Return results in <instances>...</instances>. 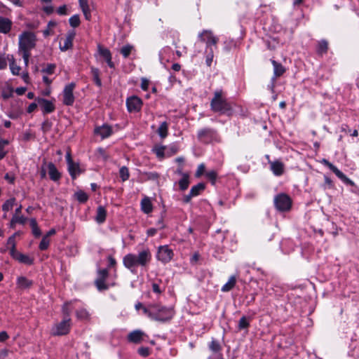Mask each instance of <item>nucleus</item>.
<instances>
[{"instance_id":"obj_1","label":"nucleus","mask_w":359,"mask_h":359,"mask_svg":"<svg viewBox=\"0 0 359 359\" xmlns=\"http://www.w3.org/2000/svg\"><path fill=\"white\" fill-rule=\"evenodd\" d=\"M211 109L215 112L231 115L232 111L231 104L222 96V90H217L210 102Z\"/></svg>"},{"instance_id":"obj_2","label":"nucleus","mask_w":359,"mask_h":359,"mask_svg":"<svg viewBox=\"0 0 359 359\" xmlns=\"http://www.w3.org/2000/svg\"><path fill=\"white\" fill-rule=\"evenodd\" d=\"M151 255L148 250H144L140 252L138 255L133 254L126 255L123 259V265L129 269L140 265L145 266L150 260Z\"/></svg>"},{"instance_id":"obj_3","label":"nucleus","mask_w":359,"mask_h":359,"mask_svg":"<svg viewBox=\"0 0 359 359\" xmlns=\"http://www.w3.org/2000/svg\"><path fill=\"white\" fill-rule=\"evenodd\" d=\"M36 35L32 32H24L19 36L18 53H30L36 46Z\"/></svg>"},{"instance_id":"obj_4","label":"nucleus","mask_w":359,"mask_h":359,"mask_svg":"<svg viewBox=\"0 0 359 359\" xmlns=\"http://www.w3.org/2000/svg\"><path fill=\"white\" fill-rule=\"evenodd\" d=\"M71 325V319L69 318H65L62 321L53 325L50 334L53 336L67 335L69 332Z\"/></svg>"},{"instance_id":"obj_5","label":"nucleus","mask_w":359,"mask_h":359,"mask_svg":"<svg viewBox=\"0 0 359 359\" xmlns=\"http://www.w3.org/2000/svg\"><path fill=\"white\" fill-rule=\"evenodd\" d=\"M274 203L278 210L287 211L290 209L292 201L287 195L281 194L275 198Z\"/></svg>"},{"instance_id":"obj_6","label":"nucleus","mask_w":359,"mask_h":359,"mask_svg":"<svg viewBox=\"0 0 359 359\" xmlns=\"http://www.w3.org/2000/svg\"><path fill=\"white\" fill-rule=\"evenodd\" d=\"M75 83H71L67 85L63 90V103L65 105L71 106L74 102V96L73 94L75 88Z\"/></svg>"},{"instance_id":"obj_7","label":"nucleus","mask_w":359,"mask_h":359,"mask_svg":"<svg viewBox=\"0 0 359 359\" xmlns=\"http://www.w3.org/2000/svg\"><path fill=\"white\" fill-rule=\"evenodd\" d=\"M173 257V252L167 245L161 246L158 248L157 252V259L163 262L167 263L170 262Z\"/></svg>"},{"instance_id":"obj_8","label":"nucleus","mask_w":359,"mask_h":359,"mask_svg":"<svg viewBox=\"0 0 359 359\" xmlns=\"http://www.w3.org/2000/svg\"><path fill=\"white\" fill-rule=\"evenodd\" d=\"M109 272L107 269H102L98 271V277L95 280V283L98 290H105L108 289L105 280L107 278Z\"/></svg>"},{"instance_id":"obj_9","label":"nucleus","mask_w":359,"mask_h":359,"mask_svg":"<svg viewBox=\"0 0 359 359\" xmlns=\"http://www.w3.org/2000/svg\"><path fill=\"white\" fill-rule=\"evenodd\" d=\"M142 104V100L136 96L130 97L126 100L127 108L130 112L139 111L141 109Z\"/></svg>"},{"instance_id":"obj_10","label":"nucleus","mask_w":359,"mask_h":359,"mask_svg":"<svg viewBox=\"0 0 359 359\" xmlns=\"http://www.w3.org/2000/svg\"><path fill=\"white\" fill-rule=\"evenodd\" d=\"M198 37L201 41L206 42L207 46L211 44L216 45L218 41V39L210 30H204L198 35Z\"/></svg>"},{"instance_id":"obj_11","label":"nucleus","mask_w":359,"mask_h":359,"mask_svg":"<svg viewBox=\"0 0 359 359\" xmlns=\"http://www.w3.org/2000/svg\"><path fill=\"white\" fill-rule=\"evenodd\" d=\"M322 163L325 165L327 166L339 179L345 182L350 183L351 184H353V182L342 172H341L335 165L330 163L327 160L324 158L323 159Z\"/></svg>"},{"instance_id":"obj_12","label":"nucleus","mask_w":359,"mask_h":359,"mask_svg":"<svg viewBox=\"0 0 359 359\" xmlns=\"http://www.w3.org/2000/svg\"><path fill=\"white\" fill-rule=\"evenodd\" d=\"M37 102L43 113H51L55 110V106L52 102L43 98L37 99Z\"/></svg>"},{"instance_id":"obj_13","label":"nucleus","mask_w":359,"mask_h":359,"mask_svg":"<svg viewBox=\"0 0 359 359\" xmlns=\"http://www.w3.org/2000/svg\"><path fill=\"white\" fill-rule=\"evenodd\" d=\"M94 133L95 135L100 136L102 139H104L111 135L112 128L111 126L104 124L95 128Z\"/></svg>"},{"instance_id":"obj_14","label":"nucleus","mask_w":359,"mask_h":359,"mask_svg":"<svg viewBox=\"0 0 359 359\" xmlns=\"http://www.w3.org/2000/svg\"><path fill=\"white\" fill-rule=\"evenodd\" d=\"M11 257L20 263L32 265L34 263V259L27 255H24L18 251L15 252Z\"/></svg>"},{"instance_id":"obj_15","label":"nucleus","mask_w":359,"mask_h":359,"mask_svg":"<svg viewBox=\"0 0 359 359\" xmlns=\"http://www.w3.org/2000/svg\"><path fill=\"white\" fill-rule=\"evenodd\" d=\"M48 172L50 180L54 182L58 181L61 177L60 172L57 170V168L53 163L49 162L47 163Z\"/></svg>"},{"instance_id":"obj_16","label":"nucleus","mask_w":359,"mask_h":359,"mask_svg":"<svg viewBox=\"0 0 359 359\" xmlns=\"http://www.w3.org/2000/svg\"><path fill=\"white\" fill-rule=\"evenodd\" d=\"M98 52L101 56H102L109 67L114 68V64L111 60V54L109 49L103 48L101 46H98Z\"/></svg>"},{"instance_id":"obj_17","label":"nucleus","mask_w":359,"mask_h":359,"mask_svg":"<svg viewBox=\"0 0 359 359\" xmlns=\"http://www.w3.org/2000/svg\"><path fill=\"white\" fill-rule=\"evenodd\" d=\"M12 24L10 19L0 16V32L8 34L11 29Z\"/></svg>"},{"instance_id":"obj_18","label":"nucleus","mask_w":359,"mask_h":359,"mask_svg":"<svg viewBox=\"0 0 359 359\" xmlns=\"http://www.w3.org/2000/svg\"><path fill=\"white\" fill-rule=\"evenodd\" d=\"M271 170L275 175L280 176L284 172V165L279 161L270 162Z\"/></svg>"},{"instance_id":"obj_19","label":"nucleus","mask_w":359,"mask_h":359,"mask_svg":"<svg viewBox=\"0 0 359 359\" xmlns=\"http://www.w3.org/2000/svg\"><path fill=\"white\" fill-rule=\"evenodd\" d=\"M74 33L69 34L64 39L63 43L60 44V48L62 51L67 50L72 47V41L74 37Z\"/></svg>"},{"instance_id":"obj_20","label":"nucleus","mask_w":359,"mask_h":359,"mask_svg":"<svg viewBox=\"0 0 359 359\" xmlns=\"http://www.w3.org/2000/svg\"><path fill=\"white\" fill-rule=\"evenodd\" d=\"M144 335V333L143 332L140 330H135L128 334V339L130 341L137 344L142 341Z\"/></svg>"},{"instance_id":"obj_21","label":"nucleus","mask_w":359,"mask_h":359,"mask_svg":"<svg viewBox=\"0 0 359 359\" xmlns=\"http://www.w3.org/2000/svg\"><path fill=\"white\" fill-rule=\"evenodd\" d=\"M33 285V282L26 277L20 276L17 279V285L20 289L29 288Z\"/></svg>"},{"instance_id":"obj_22","label":"nucleus","mask_w":359,"mask_h":359,"mask_svg":"<svg viewBox=\"0 0 359 359\" xmlns=\"http://www.w3.org/2000/svg\"><path fill=\"white\" fill-rule=\"evenodd\" d=\"M68 171L73 179H75L77 175L82 172L79 163L74 162L68 165Z\"/></svg>"},{"instance_id":"obj_23","label":"nucleus","mask_w":359,"mask_h":359,"mask_svg":"<svg viewBox=\"0 0 359 359\" xmlns=\"http://www.w3.org/2000/svg\"><path fill=\"white\" fill-rule=\"evenodd\" d=\"M79 6L87 20H90L91 15L90 10L88 4V0H79Z\"/></svg>"},{"instance_id":"obj_24","label":"nucleus","mask_w":359,"mask_h":359,"mask_svg":"<svg viewBox=\"0 0 359 359\" xmlns=\"http://www.w3.org/2000/svg\"><path fill=\"white\" fill-rule=\"evenodd\" d=\"M142 210L146 213H150L153 210V205L151 200L148 197H144L141 201Z\"/></svg>"},{"instance_id":"obj_25","label":"nucleus","mask_w":359,"mask_h":359,"mask_svg":"<svg viewBox=\"0 0 359 359\" xmlns=\"http://www.w3.org/2000/svg\"><path fill=\"white\" fill-rule=\"evenodd\" d=\"M107 211L103 206H99L97 209V215L95 220L97 222L101 224L103 223L106 219Z\"/></svg>"},{"instance_id":"obj_26","label":"nucleus","mask_w":359,"mask_h":359,"mask_svg":"<svg viewBox=\"0 0 359 359\" xmlns=\"http://www.w3.org/2000/svg\"><path fill=\"white\" fill-rule=\"evenodd\" d=\"M168 124L167 122L164 121L161 123L160 126L157 130V133L162 138L164 139L168 135Z\"/></svg>"},{"instance_id":"obj_27","label":"nucleus","mask_w":359,"mask_h":359,"mask_svg":"<svg viewBox=\"0 0 359 359\" xmlns=\"http://www.w3.org/2000/svg\"><path fill=\"white\" fill-rule=\"evenodd\" d=\"M271 63L273 65L274 74L276 76H280L285 72V69L281 64L273 60H271Z\"/></svg>"},{"instance_id":"obj_28","label":"nucleus","mask_w":359,"mask_h":359,"mask_svg":"<svg viewBox=\"0 0 359 359\" xmlns=\"http://www.w3.org/2000/svg\"><path fill=\"white\" fill-rule=\"evenodd\" d=\"M236 278L234 276H232L229 279L228 282L223 285L222 291L228 292L231 290L236 285Z\"/></svg>"},{"instance_id":"obj_29","label":"nucleus","mask_w":359,"mask_h":359,"mask_svg":"<svg viewBox=\"0 0 359 359\" xmlns=\"http://www.w3.org/2000/svg\"><path fill=\"white\" fill-rule=\"evenodd\" d=\"M182 177L179 181V185H180V189L184 191V190H186L189 187V176L187 173H182Z\"/></svg>"},{"instance_id":"obj_30","label":"nucleus","mask_w":359,"mask_h":359,"mask_svg":"<svg viewBox=\"0 0 359 359\" xmlns=\"http://www.w3.org/2000/svg\"><path fill=\"white\" fill-rule=\"evenodd\" d=\"M27 218L23 216L13 215L10 223V226L11 228H14L16 223L24 224H25Z\"/></svg>"},{"instance_id":"obj_31","label":"nucleus","mask_w":359,"mask_h":359,"mask_svg":"<svg viewBox=\"0 0 359 359\" xmlns=\"http://www.w3.org/2000/svg\"><path fill=\"white\" fill-rule=\"evenodd\" d=\"M30 226L32 231L35 237H39L41 234V230L38 226L36 220L34 218L30 219Z\"/></svg>"},{"instance_id":"obj_32","label":"nucleus","mask_w":359,"mask_h":359,"mask_svg":"<svg viewBox=\"0 0 359 359\" xmlns=\"http://www.w3.org/2000/svg\"><path fill=\"white\" fill-rule=\"evenodd\" d=\"M91 74L95 83L97 86L100 87L102 86V81L100 79V70L97 68L93 67H91Z\"/></svg>"},{"instance_id":"obj_33","label":"nucleus","mask_w":359,"mask_h":359,"mask_svg":"<svg viewBox=\"0 0 359 359\" xmlns=\"http://www.w3.org/2000/svg\"><path fill=\"white\" fill-rule=\"evenodd\" d=\"M15 235H12L7 241V248L10 250L11 255H13L17 250L15 248Z\"/></svg>"},{"instance_id":"obj_34","label":"nucleus","mask_w":359,"mask_h":359,"mask_svg":"<svg viewBox=\"0 0 359 359\" xmlns=\"http://www.w3.org/2000/svg\"><path fill=\"white\" fill-rule=\"evenodd\" d=\"M205 184L203 183H198V184L191 187L190 192L193 196H198L202 191L205 189Z\"/></svg>"},{"instance_id":"obj_35","label":"nucleus","mask_w":359,"mask_h":359,"mask_svg":"<svg viewBox=\"0 0 359 359\" xmlns=\"http://www.w3.org/2000/svg\"><path fill=\"white\" fill-rule=\"evenodd\" d=\"M151 312H158L159 313H172L173 309L172 307H165L162 306H154V311Z\"/></svg>"},{"instance_id":"obj_36","label":"nucleus","mask_w":359,"mask_h":359,"mask_svg":"<svg viewBox=\"0 0 359 359\" xmlns=\"http://www.w3.org/2000/svg\"><path fill=\"white\" fill-rule=\"evenodd\" d=\"M250 318L243 316L239 320L238 327L240 330L247 329L250 325Z\"/></svg>"},{"instance_id":"obj_37","label":"nucleus","mask_w":359,"mask_h":359,"mask_svg":"<svg viewBox=\"0 0 359 359\" xmlns=\"http://www.w3.org/2000/svg\"><path fill=\"white\" fill-rule=\"evenodd\" d=\"M328 49V43L325 40H322L318 42V53L319 54H323L327 52Z\"/></svg>"},{"instance_id":"obj_38","label":"nucleus","mask_w":359,"mask_h":359,"mask_svg":"<svg viewBox=\"0 0 359 359\" xmlns=\"http://www.w3.org/2000/svg\"><path fill=\"white\" fill-rule=\"evenodd\" d=\"M15 199L14 198H10L8 200H7L4 203V205H2V210L4 211V212H8L10 210H11L13 208V207L14 206V204H15Z\"/></svg>"},{"instance_id":"obj_39","label":"nucleus","mask_w":359,"mask_h":359,"mask_svg":"<svg viewBox=\"0 0 359 359\" xmlns=\"http://www.w3.org/2000/svg\"><path fill=\"white\" fill-rule=\"evenodd\" d=\"M74 196L81 203H85L88 198V195L82 191H77L75 193Z\"/></svg>"},{"instance_id":"obj_40","label":"nucleus","mask_w":359,"mask_h":359,"mask_svg":"<svg viewBox=\"0 0 359 359\" xmlns=\"http://www.w3.org/2000/svg\"><path fill=\"white\" fill-rule=\"evenodd\" d=\"M119 174L123 181H126L130 176L128 168L126 166H123L120 168Z\"/></svg>"},{"instance_id":"obj_41","label":"nucleus","mask_w":359,"mask_h":359,"mask_svg":"<svg viewBox=\"0 0 359 359\" xmlns=\"http://www.w3.org/2000/svg\"><path fill=\"white\" fill-rule=\"evenodd\" d=\"M150 317L151 320L160 323H167L171 320V316H165L164 317H161V316H150Z\"/></svg>"},{"instance_id":"obj_42","label":"nucleus","mask_w":359,"mask_h":359,"mask_svg":"<svg viewBox=\"0 0 359 359\" xmlns=\"http://www.w3.org/2000/svg\"><path fill=\"white\" fill-rule=\"evenodd\" d=\"M69 25L72 27H77L79 26L80 25V18H79V15H74L73 16H72L69 20Z\"/></svg>"},{"instance_id":"obj_43","label":"nucleus","mask_w":359,"mask_h":359,"mask_svg":"<svg viewBox=\"0 0 359 359\" xmlns=\"http://www.w3.org/2000/svg\"><path fill=\"white\" fill-rule=\"evenodd\" d=\"M133 46L130 45H126L121 49V53L124 57H128L131 53Z\"/></svg>"},{"instance_id":"obj_44","label":"nucleus","mask_w":359,"mask_h":359,"mask_svg":"<svg viewBox=\"0 0 359 359\" xmlns=\"http://www.w3.org/2000/svg\"><path fill=\"white\" fill-rule=\"evenodd\" d=\"M49 243H50V240L48 239V238H47V236H43L42 240L41 241L40 244H39L40 250H46L49 246Z\"/></svg>"},{"instance_id":"obj_45","label":"nucleus","mask_w":359,"mask_h":359,"mask_svg":"<svg viewBox=\"0 0 359 359\" xmlns=\"http://www.w3.org/2000/svg\"><path fill=\"white\" fill-rule=\"evenodd\" d=\"M8 144L7 140H0V160L4 158L6 152L4 151V147Z\"/></svg>"},{"instance_id":"obj_46","label":"nucleus","mask_w":359,"mask_h":359,"mask_svg":"<svg viewBox=\"0 0 359 359\" xmlns=\"http://www.w3.org/2000/svg\"><path fill=\"white\" fill-rule=\"evenodd\" d=\"M210 348L213 352H219L221 350V346L219 343L216 340H212L210 344Z\"/></svg>"},{"instance_id":"obj_47","label":"nucleus","mask_w":359,"mask_h":359,"mask_svg":"<svg viewBox=\"0 0 359 359\" xmlns=\"http://www.w3.org/2000/svg\"><path fill=\"white\" fill-rule=\"evenodd\" d=\"M211 130L208 128L202 129L198 132V138L202 140L205 137L210 136L211 135Z\"/></svg>"},{"instance_id":"obj_48","label":"nucleus","mask_w":359,"mask_h":359,"mask_svg":"<svg viewBox=\"0 0 359 359\" xmlns=\"http://www.w3.org/2000/svg\"><path fill=\"white\" fill-rule=\"evenodd\" d=\"M52 127V123L48 120H46L41 125V130L44 133L48 132Z\"/></svg>"},{"instance_id":"obj_49","label":"nucleus","mask_w":359,"mask_h":359,"mask_svg":"<svg viewBox=\"0 0 359 359\" xmlns=\"http://www.w3.org/2000/svg\"><path fill=\"white\" fill-rule=\"evenodd\" d=\"M206 177L212 181V184H215V182L217 179V174L215 170H210L206 172Z\"/></svg>"},{"instance_id":"obj_50","label":"nucleus","mask_w":359,"mask_h":359,"mask_svg":"<svg viewBox=\"0 0 359 359\" xmlns=\"http://www.w3.org/2000/svg\"><path fill=\"white\" fill-rule=\"evenodd\" d=\"M10 69L13 74L14 75H18L20 74V72L21 70V67L18 65L15 64H9Z\"/></svg>"},{"instance_id":"obj_51","label":"nucleus","mask_w":359,"mask_h":359,"mask_svg":"<svg viewBox=\"0 0 359 359\" xmlns=\"http://www.w3.org/2000/svg\"><path fill=\"white\" fill-rule=\"evenodd\" d=\"M164 149L163 147H156L154 149V152L157 157L162 158L164 157Z\"/></svg>"},{"instance_id":"obj_52","label":"nucleus","mask_w":359,"mask_h":359,"mask_svg":"<svg viewBox=\"0 0 359 359\" xmlns=\"http://www.w3.org/2000/svg\"><path fill=\"white\" fill-rule=\"evenodd\" d=\"M138 353L143 357H147L150 353L149 348L147 347H140L138 349Z\"/></svg>"},{"instance_id":"obj_53","label":"nucleus","mask_w":359,"mask_h":359,"mask_svg":"<svg viewBox=\"0 0 359 359\" xmlns=\"http://www.w3.org/2000/svg\"><path fill=\"white\" fill-rule=\"evenodd\" d=\"M205 170V165L203 163L200 164L198 167L196 172L195 176L196 177H201L204 173Z\"/></svg>"},{"instance_id":"obj_54","label":"nucleus","mask_w":359,"mask_h":359,"mask_svg":"<svg viewBox=\"0 0 359 359\" xmlns=\"http://www.w3.org/2000/svg\"><path fill=\"white\" fill-rule=\"evenodd\" d=\"M334 185L332 181L327 176H325V184L323 185V188L325 189L327 188L332 189Z\"/></svg>"},{"instance_id":"obj_55","label":"nucleus","mask_w":359,"mask_h":359,"mask_svg":"<svg viewBox=\"0 0 359 359\" xmlns=\"http://www.w3.org/2000/svg\"><path fill=\"white\" fill-rule=\"evenodd\" d=\"M18 53L22 55V57L24 60L25 65L26 67H27L28 64H29V59L31 55L30 53Z\"/></svg>"},{"instance_id":"obj_56","label":"nucleus","mask_w":359,"mask_h":359,"mask_svg":"<svg viewBox=\"0 0 359 359\" xmlns=\"http://www.w3.org/2000/svg\"><path fill=\"white\" fill-rule=\"evenodd\" d=\"M55 68V65L53 64L48 65L47 67L43 69V72L51 74L54 72V69Z\"/></svg>"},{"instance_id":"obj_57","label":"nucleus","mask_w":359,"mask_h":359,"mask_svg":"<svg viewBox=\"0 0 359 359\" xmlns=\"http://www.w3.org/2000/svg\"><path fill=\"white\" fill-rule=\"evenodd\" d=\"M7 62L4 55L0 54V69H4L6 67Z\"/></svg>"},{"instance_id":"obj_58","label":"nucleus","mask_w":359,"mask_h":359,"mask_svg":"<svg viewBox=\"0 0 359 359\" xmlns=\"http://www.w3.org/2000/svg\"><path fill=\"white\" fill-rule=\"evenodd\" d=\"M8 334L6 332L2 331L0 332V342H4L8 339Z\"/></svg>"},{"instance_id":"obj_59","label":"nucleus","mask_w":359,"mask_h":359,"mask_svg":"<svg viewBox=\"0 0 359 359\" xmlns=\"http://www.w3.org/2000/svg\"><path fill=\"white\" fill-rule=\"evenodd\" d=\"M57 13L59 15H66L67 14V7L65 5L60 6L57 9Z\"/></svg>"},{"instance_id":"obj_60","label":"nucleus","mask_w":359,"mask_h":359,"mask_svg":"<svg viewBox=\"0 0 359 359\" xmlns=\"http://www.w3.org/2000/svg\"><path fill=\"white\" fill-rule=\"evenodd\" d=\"M47 165V163L46 162L44 161H43V163L41 166V172H40V174H41V178H45L46 176V168H45V166Z\"/></svg>"},{"instance_id":"obj_61","label":"nucleus","mask_w":359,"mask_h":359,"mask_svg":"<svg viewBox=\"0 0 359 359\" xmlns=\"http://www.w3.org/2000/svg\"><path fill=\"white\" fill-rule=\"evenodd\" d=\"M152 290L155 293L157 294H160L161 292L159 285L156 283L152 284Z\"/></svg>"},{"instance_id":"obj_62","label":"nucleus","mask_w":359,"mask_h":359,"mask_svg":"<svg viewBox=\"0 0 359 359\" xmlns=\"http://www.w3.org/2000/svg\"><path fill=\"white\" fill-rule=\"evenodd\" d=\"M148 86H149V81L145 79H142V83H141L142 88L144 90H147Z\"/></svg>"},{"instance_id":"obj_63","label":"nucleus","mask_w":359,"mask_h":359,"mask_svg":"<svg viewBox=\"0 0 359 359\" xmlns=\"http://www.w3.org/2000/svg\"><path fill=\"white\" fill-rule=\"evenodd\" d=\"M142 308V311L144 313H147L148 312V310L146 307H144L141 303H137L135 304V309L136 310L138 311L139 309Z\"/></svg>"},{"instance_id":"obj_64","label":"nucleus","mask_w":359,"mask_h":359,"mask_svg":"<svg viewBox=\"0 0 359 359\" xmlns=\"http://www.w3.org/2000/svg\"><path fill=\"white\" fill-rule=\"evenodd\" d=\"M37 104H36V103L30 104L27 108V112L31 113V112L34 111L36 109Z\"/></svg>"}]
</instances>
